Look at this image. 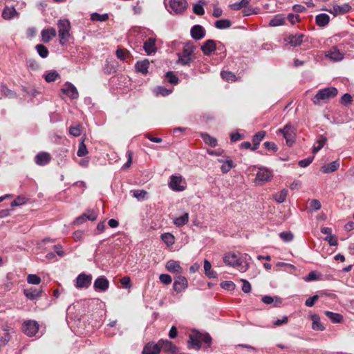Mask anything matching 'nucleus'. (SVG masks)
I'll return each mask as SVG.
<instances>
[{
	"instance_id": "58836bf2",
	"label": "nucleus",
	"mask_w": 354,
	"mask_h": 354,
	"mask_svg": "<svg viewBox=\"0 0 354 354\" xmlns=\"http://www.w3.org/2000/svg\"><path fill=\"white\" fill-rule=\"evenodd\" d=\"M234 167L235 165L234 164L232 160L227 158L225 162H223V164H222L221 170L223 174H227Z\"/></svg>"
},
{
	"instance_id": "680f3d73",
	"label": "nucleus",
	"mask_w": 354,
	"mask_h": 354,
	"mask_svg": "<svg viewBox=\"0 0 354 354\" xmlns=\"http://www.w3.org/2000/svg\"><path fill=\"white\" fill-rule=\"evenodd\" d=\"M221 75L223 79L227 81H234L236 78L235 75L230 71H222Z\"/></svg>"
},
{
	"instance_id": "4d7b16f0",
	"label": "nucleus",
	"mask_w": 354,
	"mask_h": 354,
	"mask_svg": "<svg viewBox=\"0 0 354 354\" xmlns=\"http://www.w3.org/2000/svg\"><path fill=\"white\" fill-rule=\"evenodd\" d=\"M265 136L266 131H259L258 133L254 135L252 138V142H256V145H259L261 141L264 138Z\"/></svg>"
},
{
	"instance_id": "a878e982",
	"label": "nucleus",
	"mask_w": 354,
	"mask_h": 354,
	"mask_svg": "<svg viewBox=\"0 0 354 354\" xmlns=\"http://www.w3.org/2000/svg\"><path fill=\"white\" fill-rule=\"evenodd\" d=\"M42 292L41 289H37L35 288H26L24 290V293L26 297L30 299L34 300L41 297Z\"/></svg>"
},
{
	"instance_id": "6e6d98bb",
	"label": "nucleus",
	"mask_w": 354,
	"mask_h": 354,
	"mask_svg": "<svg viewBox=\"0 0 354 354\" xmlns=\"http://www.w3.org/2000/svg\"><path fill=\"white\" fill-rule=\"evenodd\" d=\"M27 281L30 284L37 285L41 282V279L36 274H30L27 277Z\"/></svg>"
},
{
	"instance_id": "338daca9",
	"label": "nucleus",
	"mask_w": 354,
	"mask_h": 354,
	"mask_svg": "<svg viewBox=\"0 0 354 354\" xmlns=\"http://www.w3.org/2000/svg\"><path fill=\"white\" fill-rule=\"evenodd\" d=\"M200 339H201V343H202L203 342L208 345H209L212 342V337H210V335L208 333H200Z\"/></svg>"
},
{
	"instance_id": "6e6552de",
	"label": "nucleus",
	"mask_w": 354,
	"mask_h": 354,
	"mask_svg": "<svg viewBox=\"0 0 354 354\" xmlns=\"http://www.w3.org/2000/svg\"><path fill=\"white\" fill-rule=\"evenodd\" d=\"M92 281V275L84 272L80 274L76 278L75 287L77 288H88Z\"/></svg>"
},
{
	"instance_id": "b1692460",
	"label": "nucleus",
	"mask_w": 354,
	"mask_h": 354,
	"mask_svg": "<svg viewBox=\"0 0 354 354\" xmlns=\"http://www.w3.org/2000/svg\"><path fill=\"white\" fill-rule=\"evenodd\" d=\"M50 155L47 152H40L35 157V161L38 165H46L50 161Z\"/></svg>"
},
{
	"instance_id": "de8ad7c7",
	"label": "nucleus",
	"mask_w": 354,
	"mask_h": 354,
	"mask_svg": "<svg viewBox=\"0 0 354 354\" xmlns=\"http://www.w3.org/2000/svg\"><path fill=\"white\" fill-rule=\"evenodd\" d=\"M288 194V191L286 189H283L281 192L277 193L274 196V198L278 203H282L285 201L286 196Z\"/></svg>"
},
{
	"instance_id": "ddd939ff",
	"label": "nucleus",
	"mask_w": 354,
	"mask_h": 354,
	"mask_svg": "<svg viewBox=\"0 0 354 354\" xmlns=\"http://www.w3.org/2000/svg\"><path fill=\"white\" fill-rule=\"evenodd\" d=\"M188 286L187 279L183 276H178L175 278L173 288L176 292H181L184 291Z\"/></svg>"
},
{
	"instance_id": "423d86ee",
	"label": "nucleus",
	"mask_w": 354,
	"mask_h": 354,
	"mask_svg": "<svg viewBox=\"0 0 354 354\" xmlns=\"http://www.w3.org/2000/svg\"><path fill=\"white\" fill-rule=\"evenodd\" d=\"M187 8V2L186 0H170L168 10L171 13L176 15L182 14Z\"/></svg>"
},
{
	"instance_id": "a19ab883",
	"label": "nucleus",
	"mask_w": 354,
	"mask_h": 354,
	"mask_svg": "<svg viewBox=\"0 0 354 354\" xmlns=\"http://www.w3.org/2000/svg\"><path fill=\"white\" fill-rule=\"evenodd\" d=\"M201 137L203 141L211 147H216L217 145V140L216 138L210 136L209 134L204 133L201 134Z\"/></svg>"
},
{
	"instance_id": "7ed1b4c3",
	"label": "nucleus",
	"mask_w": 354,
	"mask_h": 354,
	"mask_svg": "<svg viewBox=\"0 0 354 354\" xmlns=\"http://www.w3.org/2000/svg\"><path fill=\"white\" fill-rule=\"evenodd\" d=\"M59 44L64 45L70 38L71 23L68 19H59L57 21Z\"/></svg>"
},
{
	"instance_id": "1a4fd4ad",
	"label": "nucleus",
	"mask_w": 354,
	"mask_h": 354,
	"mask_svg": "<svg viewBox=\"0 0 354 354\" xmlns=\"http://www.w3.org/2000/svg\"><path fill=\"white\" fill-rule=\"evenodd\" d=\"M22 328L26 335L32 337L38 332L39 324L36 321L29 320L24 323Z\"/></svg>"
},
{
	"instance_id": "0e129e2a",
	"label": "nucleus",
	"mask_w": 354,
	"mask_h": 354,
	"mask_svg": "<svg viewBox=\"0 0 354 354\" xmlns=\"http://www.w3.org/2000/svg\"><path fill=\"white\" fill-rule=\"evenodd\" d=\"M159 279L163 284L165 285H169L172 281L171 276L167 274H161L159 276Z\"/></svg>"
},
{
	"instance_id": "aec40b11",
	"label": "nucleus",
	"mask_w": 354,
	"mask_h": 354,
	"mask_svg": "<svg viewBox=\"0 0 354 354\" xmlns=\"http://www.w3.org/2000/svg\"><path fill=\"white\" fill-rule=\"evenodd\" d=\"M216 43L212 39L207 40L201 47V50L205 55H210L216 50Z\"/></svg>"
},
{
	"instance_id": "f257e3e1",
	"label": "nucleus",
	"mask_w": 354,
	"mask_h": 354,
	"mask_svg": "<svg viewBox=\"0 0 354 354\" xmlns=\"http://www.w3.org/2000/svg\"><path fill=\"white\" fill-rule=\"evenodd\" d=\"M338 91L335 87H327L319 90L312 100L315 105H320L335 97Z\"/></svg>"
},
{
	"instance_id": "bf43d9fd",
	"label": "nucleus",
	"mask_w": 354,
	"mask_h": 354,
	"mask_svg": "<svg viewBox=\"0 0 354 354\" xmlns=\"http://www.w3.org/2000/svg\"><path fill=\"white\" fill-rule=\"evenodd\" d=\"M69 133L71 135L77 137L81 135L82 130L80 124L72 126L69 128Z\"/></svg>"
},
{
	"instance_id": "4be33fe9",
	"label": "nucleus",
	"mask_w": 354,
	"mask_h": 354,
	"mask_svg": "<svg viewBox=\"0 0 354 354\" xmlns=\"http://www.w3.org/2000/svg\"><path fill=\"white\" fill-rule=\"evenodd\" d=\"M326 56L335 62L341 61L344 58V54L337 47L334 46L326 52Z\"/></svg>"
},
{
	"instance_id": "13d9d810",
	"label": "nucleus",
	"mask_w": 354,
	"mask_h": 354,
	"mask_svg": "<svg viewBox=\"0 0 354 354\" xmlns=\"http://www.w3.org/2000/svg\"><path fill=\"white\" fill-rule=\"evenodd\" d=\"M165 77L167 81L172 84H177L178 82V78L171 71L167 72Z\"/></svg>"
},
{
	"instance_id": "0eeeda50",
	"label": "nucleus",
	"mask_w": 354,
	"mask_h": 354,
	"mask_svg": "<svg viewBox=\"0 0 354 354\" xmlns=\"http://www.w3.org/2000/svg\"><path fill=\"white\" fill-rule=\"evenodd\" d=\"M185 182L183 180L181 176H177L172 175L170 177V182L169 183V187L177 192H182L185 189Z\"/></svg>"
},
{
	"instance_id": "4468645a",
	"label": "nucleus",
	"mask_w": 354,
	"mask_h": 354,
	"mask_svg": "<svg viewBox=\"0 0 354 354\" xmlns=\"http://www.w3.org/2000/svg\"><path fill=\"white\" fill-rule=\"evenodd\" d=\"M97 217V214L93 210H88L87 212L84 213L79 217L76 218L74 221V224L79 225L86 221H95Z\"/></svg>"
},
{
	"instance_id": "a211bd4d",
	"label": "nucleus",
	"mask_w": 354,
	"mask_h": 354,
	"mask_svg": "<svg viewBox=\"0 0 354 354\" xmlns=\"http://www.w3.org/2000/svg\"><path fill=\"white\" fill-rule=\"evenodd\" d=\"M156 38L149 37L144 42L143 48L147 55H151L156 52Z\"/></svg>"
},
{
	"instance_id": "8fccbe9b",
	"label": "nucleus",
	"mask_w": 354,
	"mask_h": 354,
	"mask_svg": "<svg viewBox=\"0 0 354 354\" xmlns=\"http://www.w3.org/2000/svg\"><path fill=\"white\" fill-rule=\"evenodd\" d=\"M27 68L31 71H38L40 68L39 64L34 59H29L26 61Z\"/></svg>"
},
{
	"instance_id": "69168bd1",
	"label": "nucleus",
	"mask_w": 354,
	"mask_h": 354,
	"mask_svg": "<svg viewBox=\"0 0 354 354\" xmlns=\"http://www.w3.org/2000/svg\"><path fill=\"white\" fill-rule=\"evenodd\" d=\"M313 159H314V156H309L307 158L301 160L299 162L298 165L301 167H306L308 166L313 162Z\"/></svg>"
},
{
	"instance_id": "c03bdc74",
	"label": "nucleus",
	"mask_w": 354,
	"mask_h": 354,
	"mask_svg": "<svg viewBox=\"0 0 354 354\" xmlns=\"http://www.w3.org/2000/svg\"><path fill=\"white\" fill-rule=\"evenodd\" d=\"M109 19L107 14H99L97 12H93L91 15V19L95 21H106Z\"/></svg>"
},
{
	"instance_id": "7c9ffc66",
	"label": "nucleus",
	"mask_w": 354,
	"mask_h": 354,
	"mask_svg": "<svg viewBox=\"0 0 354 354\" xmlns=\"http://www.w3.org/2000/svg\"><path fill=\"white\" fill-rule=\"evenodd\" d=\"M326 142L327 138L325 136L322 135L319 136L313 147V153H316L318 152L326 145Z\"/></svg>"
},
{
	"instance_id": "09e8293b",
	"label": "nucleus",
	"mask_w": 354,
	"mask_h": 354,
	"mask_svg": "<svg viewBox=\"0 0 354 354\" xmlns=\"http://www.w3.org/2000/svg\"><path fill=\"white\" fill-rule=\"evenodd\" d=\"M284 23L285 19L281 16L277 15L270 21L269 25L270 26H279L283 25Z\"/></svg>"
},
{
	"instance_id": "cd10ccee",
	"label": "nucleus",
	"mask_w": 354,
	"mask_h": 354,
	"mask_svg": "<svg viewBox=\"0 0 354 354\" xmlns=\"http://www.w3.org/2000/svg\"><path fill=\"white\" fill-rule=\"evenodd\" d=\"M310 319L313 321L312 328L317 331H323L325 330V326L322 324L320 317L317 314H313L310 315Z\"/></svg>"
},
{
	"instance_id": "774afa93",
	"label": "nucleus",
	"mask_w": 354,
	"mask_h": 354,
	"mask_svg": "<svg viewBox=\"0 0 354 354\" xmlns=\"http://www.w3.org/2000/svg\"><path fill=\"white\" fill-rule=\"evenodd\" d=\"M319 299L318 295H314L313 297H309L305 301V305L308 307H312L315 305V302Z\"/></svg>"
},
{
	"instance_id": "39448f33",
	"label": "nucleus",
	"mask_w": 354,
	"mask_h": 354,
	"mask_svg": "<svg viewBox=\"0 0 354 354\" xmlns=\"http://www.w3.org/2000/svg\"><path fill=\"white\" fill-rule=\"evenodd\" d=\"M278 133L283 134L288 146H291L295 142L296 137L295 129L290 124H287L283 129H279Z\"/></svg>"
},
{
	"instance_id": "5fc2aeb1",
	"label": "nucleus",
	"mask_w": 354,
	"mask_h": 354,
	"mask_svg": "<svg viewBox=\"0 0 354 354\" xmlns=\"http://www.w3.org/2000/svg\"><path fill=\"white\" fill-rule=\"evenodd\" d=\"M129 52L128 50H124L123 49H121V48H118L117 50H116V56L118 59H120V60H125L126 59H127L129 57Z\"/></svg>"
},
{
	"instance_id": "dca6fc26",
	"label": "nucleus",
	"mask_w": 354,
	"mask_h": 354,
	"mask_svg": "<svg viewBox=\"0 0 354 354\" xmlns=\"http://www.w3.org/2000/svg\"><path fill=\"white\" fill-rule=\"evenodd\" d=\"M188 344L189 348L196 350H199L201 348L199 332L194 330L193 333L189 335Z\"/></svg>"
},
{
	"instance_id": "c85d7f7f",
	"label": "nucleus",
	"mask_w": 354,
	"mask_h": 354,
	"mask_svg": "<svg viewBox=\"0 0 354 354\" xmlns=\"http://www.w3.org/2000/svg\"><path fill=\"white\" fill-rule=\"evenodd\" d=\"M339 163L338 160H335L330 164L324 165L321 167V171L324 174L332 173L338 169Z\"/></svg>"
},
{
	"instance_id": "79ce46f5",
	"label": "nucleus",
	"mask_w": 354,
	"mask_h": 354,
	"mask_svg": "<svg viewBox=\"0 0 354 354\" xmlns=\"http://www.w3.org/2000/svg\"><path fill=\"white\" fill-rule=\"evenodd\" d=\"M35 49L41 57L46 58L48 56V50L44 45L37 44L35 46Z\"/></svg>"
},
{
	"instance_id": "2f4dec72",
	"label": "nucleus",
	"mask_w": 354,
	"mask_h": 354,
	"mask_svg": "<svg viewBox=\"0 0 354 354\" xmlns=\"http://www.w3.org/2000/svg\"><path fill=\"white\" fill-rule=\"evenodd\" d=\"M329 20L330 17L325 13L319 14L315 17V22L320 27L326 26L329 23Z\"/></svg>"
},
{
	"instance_id": "5701e85b",
	"label": "nucleus",
	"mask_w": 354,
	"mask_h": 354,
	"mask_svg": "<svg viewBox=\"0 0 354 354\" xmlns=\"http://www.w3.org/2000/svg\"><path fill=\"white\" fill-rule=\"evenodd\" d=\"M56 35L57 32L54 28L44 29L41 32V40L44 43H48Z\"/></svg>"
},
{
	"instance_id": "412c9836",
	"label": "nucleus",
	"mask_w": 354,
	"mask_h": 354,
	"mask_svg": "<svg viewBox=\"0 0 354 354\" xmlns=\"http://www.w3.org/2000/svg\"><path fill=\"white\" fill-rule=\"evenodd\" d=\"M304 35L297 33L295 35H290L285 41H287L290 46L295 47L299 46L303 41Z\"/></svg>"
},
{
	"instance_id": "9d476101",
	"label": "nucleus",
	"mask_w": 354,
	"mask_h": 354,
	"mask_svg": "<svg viewBox=\"0 0 354 354\" xmlns=\"http://www.w3.org/2000/svg\"><path fill=\"white\" fill-rule=\"evenodd\" d=\"M158 344L160 351L162 350L171 354H176L178 351V347L167 339H160L158 341Z\"/></svg>"
},
{
	"instance_id": "49530a36",
	"label": "nucleus",
	"mask_w": 354,
	"mask_h": 354,
	"mask_svg": "<svg viewBox=\"0 0 354 354\" xmlns=\"http://www.w3.org/2000/svg\"><path fill=\"white\" fill-rule=\"evenodd\" d=\"M59 77V73L55 71H50L44 75V79L47 82H55Z\"/></svg>"
},
{
	"instance_id": "37998d69",
	"label": "nucleus",
	"mask_w": 354,
	"mask_h": 354,
	"mask_svg": "<svg viewBox=\"0 0 354 354\" xmlns=\"http://www.w3.org/2000/svg\"><path fill=\"white\" fill-rule=\"evenodd\" d=\"M205 4V1L203 0H200L198 3L194 4L193 7L194 12L199 16L203 15L205 13L204 8L203 5Z\"/></svg>"
},
{
	"instance_id": "2eb2a0df",
	"label": "nucleus",
	"mask_w": 354,
	"mask_h": 354,
	"mask_svg": "<svg viewBox=\"0 0 354 354\" xmlns=\"http://www.w3.org/2000/svg\"><path fill=\"white\" fill-rule=\"evenodd\" d=\"M62 92L71 99H77L79 96L76 87L71 83L66 82L61 89Z\"/></svg>"
},
{
	"instance_id": "c756f323",
	"label": "nucleus",
	"mask_w": 354,
	"mask_h": 354,
	"mask_svg": "<svg viewBox=\"0 0 354 354\" xmlns=\"http://www.w3.org/2000/svg\"><path fill=\"white\" fill-rule=\"evenodd\" d=\"M149 66V62L148 59L138 61L136 62V64L135 65V68H136V71L142 74L147 73Z\"/></svg>"
},
{
	"instance_id": "ea45409f",
	"label": "nucleus",
	"mask_w": 354,
	"mask_h": 354,
	"mask_svg": "<svg viewBox=\"0 0 354 354\" xmlns=\"http://www.w3.org/2000/svg\"><path fill=\"white\" fill-rule=\"evenodd\" d=\"M188 221H189V214L185 213L182 216L175 218L174 221V223L177 227H181V226H183L184 225H185L186 223H187Z\"/></svg>"
},
{
	"instance_id": "393cba45",
	"label": "nucleus",
	"mask_w": 354,
	"mask_h": 354,
	"mask_svg": "<svg viewBox=\"0 0 354 354\" xmlns=\"http://www.w3.org/2000/svg\"><path fill=\"white\" fill-rule=\"evenodd\" d=\"M351 6L348 3H344L342 6H333L330 12L334 15H344L350 11Z\"/></svg>"
},
{
	"instance_id": "e2e57ef3",
	"label": "nucleus",
	"mask_w": 354,
	"mask_h": 354,
	"mask_svg": "<svg viewBox=\"0 0 354 354\" xmlns=\"http://www.w3.org/2000/svg\"><path fill=\"white\" fill-rule=\"evenodd\" d=\"M235 284L230 281H224L221 283V287L227 290H232L235 288Z\"/></svg>"
},
{
	"instance_id": "4c0bfd02",
	"label": "nucleus",
	"mask_w": 354,
	"mask_h": 354,
	"mask_svg": "<svg viewBox=\"0 0 354 354\" xmlns=\"http://www.w3.org/2000/svg\"><path fill=\"white\" fill-rule=\"evenodd\" d=\"M261 301L266 304H271L275 301L274 306H278L279 304H281V300L280 298L277 297H273L268 295L263 296L261 299Z\"/></svg>"
},
{
	"instance_id": "9b49d317",
	"label": "nucleus",
	"mask_w": 354,
	"mask_h": 354,
	"mask_svg": "<svg viewBox=\"0 0 354 354\" xmlns=\"http://www.w3.org/2000/svg\"><path fill=\"white\" fill-rule=\"evenodd\" d=\"M272 178V173L266 168H260L256 176V184L261 185L263 183L268 181Z\"/></svg>"
},
{
	"instance_id": "864d4df0",
	"label": "nucleus",
	"mask_w": 354,
	"mask_h": 354,
	"mask_svg": "<svg viewBox=\"0 0 354 354\" xmlns=\"http://www.w3.org/2000/svg\"><path fill=\"white\" fill-rule=\"evenodd\" d=\"M88 153V150L86 148V146L84 144V140H82V142L80 143L78 147V150L77 151V155L79 157H82L86 156Z\"/></svg>"
},
{
	"instance_id": "f704fd0d",
	"label": "nucleus",
	"mask_w": 354,
	"mask_h": 354,
	"mask_svg": "<svg viewBox=\"0 0 354 354\" xmlns=\"http://www.w3.org/2000/svg\"><path fill=\"white\" fill-rule=\"evenodd\" d=\"M15 15L18 13L13 7H6L2 12V17L7 20L12 19Z\"/></svg>"
},
{
	"instance_id": "f8f14e48",
	"label": "nucleus",
	"mask_w": 354,
	"mask_h": 354,
	"mask_svg": "<svg viewBox=\"0 0 354 354\" xmlns=\"http://www.w3.org/2000/svg\"><path fill=\"white\" fill-rule=\"evenodd\" d=\"M93 288L95 290L105 292L109 288V281L104 276H100L95 280Z\"/></svg>"
},
{
	"instance_id": "72a5a7b5",
	"label": "nucleus",
	"mask_w": 354,
	"mask_h": 354,
	"mask_svg": "<svg viewBox=\"0 0 354 354\" xmlns=\"http://www.w3.org/2000/svg\"><path fill=\"white\" fill-rule=\"evenodd\" d=\"M211 268H212L211 263L207 260H205L204 270H205V275L207 277H208L209 278L215 279L217 277V274L214 270H212Z\"/></svg>"
},
{
	"instance_id": "20e7f679",
	"label": "nucleus",
	"mask_w": 354,
	"mask_h": 354,
	"mask_svg": "<svg viewBox=\"0 0 354 354\" xmlns=\"http://www.w3.org/2000/svg\"><path fill=\"white\" fill-rule=\"evenodd\" d=\"M225 263L232 267L239 268L242 272H245L248 269V263L243 261L235 253H228L223 258Z\"/></svg>"
},
{
	"instance_id": "473e14b6",
	"label": "nucleus",
	"mask_w": 354,
	"mask_h": 354,
	"mask_svg": "<svg viewBox=\"0 0 354 354\" xmlns=\"http://www.w3.org/2000/svg\"><path fill=\"white\" fill-rule=\"evenodd\" d=\"M324 314L328 319L331 320L333 323H341L343 320L342 315L339 313H335L330 311H325Z\"/></svg>"
},
{
	"instance_id": "603ef678",
	"label": "nucleus",
	"mask_w": 354,
	"mask_h": 354,
	"mask_svg": "<svg viewBox=\"0 0 354 354\" xmlns=\"http://www.w3.org/2000/svg\"><path fill=\"white\" fill-rule=\"evenodd\" d=\"M131 192L133 193V196L138 201L144 200L147 194V192L143 189H135L131 191Z\"/></svg>"
},
{
	"instance_id": "3c124183",
	"label": "nucleus",
	"mask_w": 354,
	"mask_h": 354,
	"mask_svg": "<svg viewBox=\"0 0 354 354\" xmlns=\"http://www.w3.org/2000/svg\"><path fill=\"white\" fill-rule=\"evenodd\" d=\"M28 198L24 196H18L10 204L11 207L21 206L28 201Z\"/></svg>"
},
{
	"instance_id": "f3484780",
	"label": "nucleus",
	"mask_w": 354,
	"mask_h": 354,
	"mask_svg": "<svg viewBox=\"0 0 354 354\" xmlns=\"http://www.w3.org/2000/svg\"><path fill=\"white\" fill-rule=\"evenodd\" d=\"M192 37L195 40H200L205 35V30L201 25L194 26L190 30Z\"/></svg>"
},
{
	"instance_id": "f03ea898",
	"label": "nucleus",
	"mask_w": 354,
	"mask_h": 354,
	"mask_svg": "<svg viewBox=\"0 0 354 354\" xmlns=\"http://www.w3.org/2000/svg\"><path fill=\"white\" fill-rule=\"evenodd\" d=\"M194 49L195 47L192 43H186L183 46V51L177 54L178 59L176 63L183 66H189L194 60Z\"/></svg>"
},
{
	"instance_id": "e433bc0d",
	"label": "nucleus",
	"mask_w": 354,
	"mask_h": 354,
	"mask_svg": "<svg viewBox=\"0 0 354 354\" xmlns=\"http://www.w3.org/2000/svg\"><path fill=\"white\" fill-rule=\"evenodd\" d=\"M214 26L218 29H226L232 26V22L229 19H223L216 21L214 23Z\"/></svg>"
},
{
	"instance_id": "a18cd8bd",
	"label": "nucleus",
	"mask_w": 354,
	"mask_h": 354,
	"mask_svg": "<svg viewBox=\"0 0 354 354\" xmlns=\"http://www.w3.org/2000/svg\"><path fill=\"white\" fill-rule=\"evenodd\" d=\"M250 1V0H241L239 2H236L230 5V7L234 10H239L243 8H245L249 5Z\"/></svg>"
},
{
	"instance_id": "bb28decb",
	"label": "nucleus",
	"mask_w": 354,
	"mask_h": 354,
	"mask_svg": "<svg viewBox=\"0 0 354 354\" xmlns=\"http://www.w3.org/2000/svg\"><path fill=\"white\" fill-rule=\"evenodd\" d=\"M167 270L173 273H181L183 272V268L180 266V263L174 260H169L166 263Z\"/></svg>"
},
{
	"instance_id": "052dcab7",
	"label": "nucleus",
	"mask_w": 354,
	"mask_h": 354,
	"mask_svg": "<svg viewBox=\"0 0 354 354\" xmlns=\"http://www.w3.org/2000/svg\"><path fill=\"white\" fill-rule=\"evenodd\" d=\"M279 237L283 241L289 242L293 239V234L290 232H282L279 234Z\"/></svg>"
},
{
	"instance_id": "6ab92c4d",
	"label": "nucleus",
	"mask_w": 354,
	"mask_h": 354,
	"mask_svg": "<svg viewBox=\"0 0 354 354\" xmlns=\"http://www.w3.org/2000/svg\"><path fill=\"white\" fill-rule=\"evenodd\" d=\"M160 349L158 344L154 343L153 342H149L146 344L142 351V354H159Z\"/></svg>"
},
{
	"instance_id": "c9c22d12",
	"label": "nucleus",
	"mask_w": 354,
	"mask_h": 354,
	"mask_svg": "<svg viewBox=\"0 0 354 354\" xmlns=\"http://www.w3.org/2000/svg\"><path fill=\"white\" fill-rule=\"evenodd\" d=\"M161 239L168 247L173 245L175 243L174 236L169 232L162 234Z\"/></svg>"
}]
</instances>
